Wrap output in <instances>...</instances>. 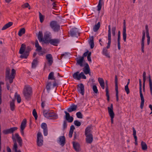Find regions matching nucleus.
<instances>
[{
  "instance_id": "c756f323",
  "label": "nucleus",
  "mask_w": 152,
  "mask_h": 152,
  "mask_svg": "<svg viewBox=\"0 0 152 152\" xmlns=\"http://www.w3.org/2000/svg\"><path fill=\"white\" fill-rule=\"evenodd\" d=\"M104 2L103 0H99V3L97 6V10L99 11V13L100 12V11L101 10L102 6L103 4H104Z\"/></svg>"
},
{
  "instance_id": "a878e982",
  "label": "nucleus",
  "mask_w": 152,
  "mask_h": 152,
  "mask_svg": "<svg viewBox=\"0 0 152 152\" xmlns=\"http://www.w3.org/2000/svg\"><path fill=\"white\" fill-rule=\"evenodd\" d=\"M77 108V106L74 104H72L71 106L67 109L69 112H71L76 110Z\"/></svg>"
},
{
  "instance_id": "4c0bfd02",
  "label": "nucleus",
  "mask_w": 152,
  "mask_h": 152,
  "mask_svg": "<svg viewBox=\"0 0 152 152\" xmlns=\"http://www.w3.org/2000/svg\"><path fill=\"white\" fill-rule=\"evenodd\" d=\"M38 61L37 59H34L32 63L31 67L32 68L35 69L36 68L38 64Z\"/></svg>"
},
{
  "instance_id": "f03ea898",
  "label": "nucleus",
  "mask_w": 152,
  "mask_h": 152,
  "mask_svg": "<svg viewBox=\"0 0 152 152\" xmlns=\"http://www.w3.org/2000/svg\"><path fill=\"white\" fill-rule=\"evenodd\" d=\"M23 94L25 99L29 100L32 94L31 88L28 86H25L23 91Z\"/></svg>"
},
{
  "instance_id": "dca6fc26",
  "label": "nucleus",
  "mask_w": 152,
  "mask_h": 152,
  "mask_svg": "<svg viewBox=\"0 0 152 152\" xmlns=\"http://www.w3.org/2000/svg\"><path fill=\"white\" fill-rule=\"evenodd\" d=\"M18 128L17 127H13L9 129L3 130L2 132L4 134H9L13 133Z\"/></svg>"
},
{
  "instance_id": "ddd939ff",
  "label": "nucleus",
  "mask_w": 152,
  "mask_h": 152,
  "mask_svg": "<svg viewBox=\"0 0 152 152\" xmlns=\"http://www.w3.org/2000/svg\"><path fill=\"white\" fill-rule=\"evenodd\" d=\"M108 42L107 43V45L106 48L107 49L109 48L110 46L111 40V26L109 25L108 26Z\"/></svg>"
},
{
  "instance_id": "c85d7f7f",
  "label": "nucleus",
  "mask_w": 152,
  "mask_h": 152,
  "mask_svg": "<svg viewBox=\"0 0 152 152\" xmlns=\"http://www.w3.org/2000/svg\"><path fill=\"white\" fill-rule=\"evenodd\" d=\"M106 84V89L105 91L106 92V95L107 97V99L108 101H109L110 100V96L109 94V90H108V86L107 83V80H106L105 81Z\"/></svg>"
},
{
  "instance_id": "3c124183",
  "label": "nucleus",
  "mask_w": 152,
  "mask_h": 152,
  "mask_svg": "<svg viewBox=\"0 0 152 152\" xmlns=\"http://www.w3.org/2000/svg\"><path fill=\"white\" fill-rule=\"evenodd\" d=\"M28 55L24 52V53L22 54V55L20 56V57L22 58H26L28 56Z\"/></svg>"
},
{
  "instance_id": "6e6552de",
  "label": "nucleus",
  "mask_w": 152,
  "mask_h": 152,
  "mask_svg": "<svg viewBox=\"0 0 152 152\" xmlns=\"http://www.w3.org/2000/svg\"><path fill=\"white\" fill-rule=\"evenodd\" d=\"M37 144L38 146L40 147L43 144V136L40 132H38L37 134Z\"/></svg>"
},
{
  "instance_id": "f3484780",
  "label": "nucleus",
  "mask_w": 152,
  "mask_h": 152,
  "mask_svg": "<svg viewBox=\"0 0 152 152\" xmlns=\"http://www.w3.org/2000/svg\"><path fill=\"white\" fill-rule=\"evenodd\" d=\"M60 42V40L59 39L55 38L50 39L48 43H50L53 46H57Z\"/></svg>"
},
{
  "instance_id": "a211bd4d",
  "label": "nucleus",
  "mask_w": 152,
  "mask_h": 152,
  "mask_svg": "<svg viewBox=\"0 0 152 152\" xmlns=\"http://www.w3.org/2000/svg\"><path fill=\"white\" fill-rule=\"evenodd\" d=\"M77 88L78 91L83 95L84 94V86L82 83H80L77 85Z\"/></svg>"
},
{
  "instance_id": "de8ad7c7",
  "label": "nucleus",
  "mask_w": 152,
  "mask_h": 152,
  "mask_svg": "<svg viewBox=\"0 0 152 152\" xmlns=\"http://www.w3.org/2000/svg\"><path fill=\"white\" fill-rule=\"evenodd\" d=\"M39 15L40 21L41 23H42L44 20V16L42 15V14L40 12H39Z\"/></svg>"
},
{
  "instance_id": "6e6d98bb",
  "label": "nucleus",
  "mask_w": 152,
  "mask_h": 152,
  "mask_svg": "<svg viewBox=\"0 0 152 152\" xmlns=\"http://www.w3.org/2000/svg\"><path fill=\"white\" fill-rule=\"evenodd\" d=\"M93 90L94 92L96 94L98 93V90L97 86L96 85H94L92 87Z\"/></svg>"
},
{
  "instance_id": "7c9ffc66",
  "label": "nucleus",
  "mask_w": 152,
  "mask_h": 152,
  "mask_svg": "<svg viewBox=\"0 0 152 152\" xmlns=\"http://www.w3.org/2000/svg\"><path fill=\"white\" fill-rule=\"evenodd\" d=\"M26 46L24 44H22L19 50V53L20 54H23L25 52L26 50Z\"/></svg>"
},
{
  "instance_id": "774afa93",
  "label": "nucleus",
  "mask_w": 152,
  "mask_h": 152,
  "mask_svg": "<svg viewBox=\"0 0 152 152\" xmlns=\"http://www.w3.org/2000/svg\"><path fill=\"white\" fill-rule=\"evenodd\" d=\"M73 132V131L69 130V138H71L72 137Z\"/></svg>"
},
{
  "instance_id": "f8f14e48",
  "label": "nucleus",
  "mask_w": 152,
  "mask_h": 152,
  "mask_svg": "<svg viewBox=\"0 0 152 152\" xmlns=\"http://www.w3.org/2000/svg\"><path fill=\"white\" fill-rule=\"evenodd\" d=\"M118 79L117 76L116 75L115 76V96L116 97V101L118 102L119 100L118 96Z\"/></svg>"
},
{
  "instance_id": "ea45409f",
  "label": "nucleus",
  "mask_w": 152,
  "mask_h": 152,
  "mask_svg": "<svg viewBox=\"0 0 152 152\" xmlns=\"http://www.w3.org/2000/svg\"><path fill=\"white\" fill-rule=\"evenodd\" d=\"M100 22H98L97 24L96 25H95L93 27V31L94 32L97 31L100 27Z\"/></svg>"
},
{
  "instance_id": "4468645a",
  "label": "nucleus",
  "mask_w": 152,
  "mask_h": 152,
  "mask_svg": "<svg viewBox=\"0 0 152 152\" xmlns=\"http://www.w3.org/2000/svg\"><path fill=\"white\" fill-rule=\"evenodd\" d=\"M26 118H24L22 122H21L20 126V132L21 135L23 136H24V130L26 126Z\"/></svg>"
},
{
  "instance_id": "09e8293b",
  "label": "nucleus",
  "mask_w": 152,
  "mask_h": 152,
  "mask_svg": "<svg viewBox=\"0 0 152 152\" xmlns=\"http://www.w3.org/2000/svg\"><path fill=\"white\" fill-rule=\"evenodd\" d=\"M146 72H143L142 75L143 80V85H145V82L146 81Z\"/></svg>"
},
{
  "instance_id": "052dcab7",
  "label": "nucleus",
  "mask_w": 152,
  "mask_h": 152,
  "mask_svg": "<svg viewBox=\"0 0 152 152\" xmlns=\"http://www.w3.org/2000/svg\"><path fill=\"white\" fill-rule=\"evenodd\" d=\"M73 118L72 116H70L68 118H67L66 120L69 123H72L73 120Z\"/></svg>"
},
{
  "instance_id": "680f3d73",
  "label": "nucleus",
  "mask_w": 152,
  "mask_h": 152,
  "mask_svg": "<svg viewBox=\"0 0 152 152\" xmlns=\"http://www.w3.org/2000/svg\"><path fill=\"white\" fill-rule=\"evenodd\" d=\"M124 89L127 94H128L130 93V90L128 86L126 85L125 86Z\"/></svg>"
},
{
  "instance_id": "c03bdc74",
  "label": "nucleus",
  "mask_w": 152,
  "mask_h": 152,
  "mask_svg": "<svg viewBox=\"0 0 152 152\" xmlns=\"http://www.w3.org/2000/svg\"><path fill=\"white\" fill-rule=\"evenodd\" d=\"M145 32L144 31H142V36L141 41V45H144V40L145 37Z\"/></svg>"
},
{
  "instance_id": "f704fd0d",
  "label": "nucleus",
  "mask_w": 152,
  "mask_h": 152,
  "mask_svg": "<svg viewBox=\"0 0 152 152\" xmlns=\"http://www.w3.org/2000/svg\"><path fill=\"white\" fill-rule=\"evenodd\" d=\"M14 101V100L13 99L10 103V109L12 111H14L15 109V105Z\"/></svg>"
},
{
  "instance_id": "6ab92c4d",
  "label": "nucleus",
  "mask_w": 152,
  "mask_h": 152,
  "mask_svg": "<svg viewBox=\"0 0 152 152\" xmlns=\"http://www.w3.org/2000/svg\"><path fill=\"white\" fill-rule=\"evenodd\" d=\"M83 65L84 66H85L83 69V71L84 73L86 75H87L88 73H90V69L88 63L86 62L84 63V65Z\"/></svg>"
},
{
  "instance_id": "393cba45",
  "label": "nucleus",
  "mask_w": 152,
  "mask_h": 152,
  "mask_svg": "<svg viewBox=\"0 0 152 152\" xmlns=\"http://www.w3.org/2000/svg\"><path fill=\"white\" fill-rule=\"evenodd\" d=\"M86 137V141L87 143H91L93 140V136L92 134H89L88 135H85Z\"/></svg>"
},
{
  "instance_id": "37998d69",
  "label": "nucleus",
  "mask_w": 152,
  "mask_h": 152,
  "mask_svg": "<svg viewBox=\"0 0 152 152\" xmlns=\"http://www.w3.org/2000/svg\"><path fill=\"white\" fill-rule=\"evenodd\" d=\"M51 82H48L46 85V88L48 92H49L50 89V86H51Z\"/></svg>"
},
{
  "instance_id": "864d4df0",
  "label": "nucleus",
  "mask_w": 152,
  "mask_h": 152,
  "mask_svg": "<svg viewBox=\"0 0 152 152\" xmlns=\"http://www.w3.org/2000/svg\"><path fill=\"white\" fill-rule=\"evenodd\" d=\"M31 48L30 46H27L26 48V50L25 51V52L27 54L29 55V52L31 51Z\"/></svg>"
},
{
  "instance_id": "79ce46f5",
  "label": "nucleus",
  "mask_w": 152,
  "mask_h": 152,
  "mask_svg": "<svg viewBox=\"0 0 152 152\" xmlns=\"http://www.w3.org/2000/svg\"><path fill=\"white\" fill-rule=\"evenodd\" d=\"M141 146L142 150H146L147 149V146L145 142L143 141H142L141 142Z\"/></svg>"
},
{
  "instance_id": "338daca9",
  "label": "nucleus",
  "mask_w": 152,
  "mask_h": 152,
  "mask_svg": "<svg viewBox=\"0 0 152 152\" xmlns=\"http://www.w3.org/2000/svg\"><path fill=\"white\" fill-rule=\"evenodd\" d=\"M64 113L66 114L65 119H66L67 118H69V117L70 116L69 114V113H67L66 111H65Z\"/></svg>"
},
{
  "instance_id": "58836bf2",
  "label": "nucleus",
  "mask_w": 152,
  "mask_h": 152,
  "mask_svg": "<svg viewBox=\"0 0 152 152\" xmlns=\"http://www.w3.org/2000/svg\"><path fill=\"white\" fill-rule=\"evenodd\" d=\"M91 127L88 126L85 129V135H88L89 134H92L91 133Z\"/></svg>"
},
{
  "instance_id": "603ef678",
  "label": "nucleus",
  "mask_w": 152,
  "mask_h": 152,
  "mask_svg": "<svg viewBox=\"0 0 152 152\" xmlns=\"http://www.w3.org/2000/svg\"><path fill=\"white\" fill-rule=\"evenodd\" d=\"M116 31V28L115 26L113 27L112 28V35L113 36H115V32Z\"/></svg>"
},
{
  "instance_id": "b1692460",
  "label": "nucleus",
  "mask_w": 152,
  "mask_h": 152,
  "mask_svg": "<svg viewBox=\"0 0 152 152\" xmlns=\"http://www.w3.org/2000/svg\"><path fill=\"white\" fill-rule=\"evenodd\" d=\"M73 146L74 148L76 151L79 152L80 151V145L79 143L73 142Z\"/></svg>"
},
{
  "instance_id": "39448f33",
  "label": "nucleus",
  "mask_w": 152,
  "mask_h": 152,
  "mask_svg": "<svg viewBox=\"0 0 152 152\" xmlns=\"http://www.w3.org/2000/svg\"><path fill=\"white\" fill-rule=\"evenodd\" d=\"M50 26L51 28L55 32H58L60 30V26L56 21H51L50 22Z\"/></svg>"
},
{
  "instance_id": "2eb2a0df",
  "label": "nucleus",
  "mask_w": 152,
  "mask_h": 152,
  "mask_svg": "<svg viewBox=\"0 0 152 152\" xmlns=\"http://www.w3.org/2000/svg\"><path fill=\"white\" fill-rule=\"evenodd\" d=\"M69 33L70 36L72 37H77V35H79V34L78 29L76 28H72L70 30Z\"/></svg>"
},
{
  "instance_id": "69168bd1",
  "label": "nucleus",
  "mask_w": 152,
  "mask_h": 152,
  "mask_svg": "<svg viewBox=\"0 0 152 152\" xmlns=\"http://www.w3.org/2000/svg\"><path fill=\"white\" fill-rule=\"evenodd\" d=\"M43 133L44 136H46L48 134V129H43Z\"/></svg>"
},
{
  "instance_id": "72a5a7b5",
  "label": "nucleus",
  "mask_w": 152,
  "mask_h": 152,
  "mask_svg": "<svg viewBox=\"0 0 152 152\" xmlns=\"http://www.w3.org/2000/svg\"><path fill=\"white\" fill-rule=\"evenodd\" d=\"M102 53L103 55L107 57L110 58V56L109 53L108 52L107 50L106 49L105 47L102 50Z\"/></svg>"
},
{
  "instance_id": "aec40b11",
  "label": "nucleus",
  "mask_w": 152,
  "mask_h": 152,
  "mask_svg": "<svg viewBox=\"0 0 152 152\" xmlns=\"http://www.w3.org/2000/svg\"><path fill=\"white\" fill-rule=\"evenodd\" d=\"M59 140H58V142L62 146H63L66 143V139L64 136H61L59 137Z\"/></svg>"
},
{
  "instance_id": "a19ab883",
  "label": "nucleus",
  "mask_w": 152,
  "mask_h": 152,
  "mask_svg": "<svg viewBox=\"0 0 152 152\" xmlns=\"http://www.w3.org/2000/svg\"><path fill=\"white\" fill-rule=\"evenodd\" d=\"M25 29L24 28H22L20 29L18 33V35L21 37L25 33Z\"/></svg>"
},
{
  "instance_id": "473e14b6",
  "label": "nucleus",
  "mask_w": 152,
  "mask_h": 152,
  "mask_svg": "<svg viewBox=\"0 0 152 152\" xmlns=\"http://www.w3.org/2000/svg\"><path fill=\"white\" fill-rule=\"evenodd\" d=\"M89 43L90 45L91 48V49H93L94 46V37L93 36H91L90 37V41L89 42Z\"/></svg>"
},
{
  "instance_id": "1a4fd4ad",
  "label": "nucleus",
  "mask_w": 152,
  "mask_h": 152,
  "mask_svg": "<svg viewBox=\"0 0 152 152\" xmlns=\"http://www.w3.org/2000/svg\"><path fill=\"white\" fill-rule=\"evenodd\" d=\"M35 47L36 48V51L38 52L39 55L40 56H42L45 53V52L41 50L42 49V47L39 45L37 39L35 40Z\"/></svg>"
},
{
  "instance_id": "a18cd8bd",
  "label": "nucleus",
  "mask_w": 152,
  "mask_h": 152,
  "mask_svg": "<svg viewBox=\"0 0 152 152\" xmlns=\"http://www.w3.org/2000/svg\"><path fill=\"white\" fill-rule=\"evenodd\" d=\"M15 97L16 98L17 102L18 103H20L21 102V98L19 94H17V93H16L15 95Z\"/></svg>"
},
{
  "instance_id": "20e7f679",
  "label": "nucleus",
  "mask_w": 152,
  "mask_h": 152,
  "mask_svg": "<svg viewBox=\"0 0 152 152\" xmlns=\"http://www.w3.org/2000/svg\"><path fill=\"white\" fill-rule=\"evenodd\" d=\"M72 77L74 79L77 80H80L81 78L84 79H86V77L83 72H82L79 73V72L78 71L74 73L72 75Z\"/></svg>"
},
{
  "instance_id": "412c9836",
  "label": "nucleus",
  "mask_w": 152,
  "mask_h": 152,
  "mask_svg": "<svg viewBox=\"0 0 152 152\" xmlns=\"http://www.w3.org/2000/svg\"><path fill=\"white\" fill-rule=\"evenodd\" d=\"M46 58L49 66H51L53 62V59L52 55L50 54H48L46 55Z\"/></svg>"
},
{
  "instance_id": "5701e85b",
  "label": "nucleus",
  "mask_w": 152,
  "mask_h": 152,
  "mask_svg": "<svg viewBox=\"0 0 152 152\" xmlns=\"http://www.w3.org/2000/svg\"><path fill=\"white\" fill-rule=\"evenodd\" d=\"M123 39L124 42L126 41V28L125 25V20H124V27L123 30Z\"/></svg>"
},
{
  "instance_id": "7ed1b4c3",
  "label": "nucleus",
  "mask_w": 152,
  "mask_h": 152,
  "mask_svg": "<svg viewBox=\"0 0 152 152\" xmlns=\"http://www.w3.org/2000/svg\"><path fill=\"white\" fill-rule=\"evenodd\" d=\"M88 52H89V51L87 50L83 54L82 56H80L79 58H76V64L80 65L81 67L84 66L83 63L86 62L84 60V58L86 56H87Z\"/></svg>"
},
{
  "instance_id": "e2e57ef3",
  "label": "nucleus",
  "mask_w": 152,
  "mask_h": 152,
  "mask_svg": "<svg viewBox=\"0 0 152 152\" xmlns=\"http://www.w3.org/2000/svg\"><path fill=\"white\" fill-rule=\"evenodd\" d=\"M17 141L18 143H19V145L20 146H22V142L23 141L21 138H20L19 139L17 140Z\"/></svg>"
},
{
  "instance_id": "e433bc0d",
  "label": "nucleus",
  "mask_w": 152,
  "mask_h": 152,
  "mask_svg": "<svg viewBox=\"0 0 152 152\" xmlns=\"http://www.w3.org/2000/svg\"><path fill=\"white\" fill-rule=\"evenodd\" d=\"M5 77H6V80H9V78L10 77V69H7L5 72Z\"/></svg>"
},
{
  "instance_id": "9b49d317",
  "label": "nucleus",
  "mask_w": 152,
  "mask_h": 152,
  "mask_svg": "<svg viewBox=\"0 0 152 152\" xmlns=\"http://www.w3.org/2000/svg\"><path fill=\"white\" fill-rule=\"evenodd\" d=\"M51 38V34L49 31H45L44 34V42L45 43H48L50 39Z\"/></svg>"
},
{
  "instance_id": "9d476101",
  "label": "nucleus",
  "mask_w": 152,
  "mask_h": 152,
  "mask_svg": "<svg viewBox=\"0 0 152 152\" xmlns=\"http://www.w3.org/2000/svg\"><path fill=\"white\" fill-rule=\"evenodd\" d=\"M54 73L53 72H51L49 73L48 77V80H54L53 85V87L56 86H58V84L57 83L58 81L56 79V78L54 77Z\"/></svg>"
},
{
  "instance_id": "bb28decb",
  "label": "nucleus",
  "mask_w": 152,
  "mask_h": 152,
  "mask_svg": "<svg viewBox=\"0 0 152 152\" xmlns=\"http://www.w3.org/2000/svg\"><path fill=\"white\" fill-rule=\"evenodd\" d=\"M37 38L40 42H44V39L43 38V35L42 31H39L37 35Z\"/></svg>"
},
{
  "instance_id": "8fccbe9b",
  "label": "nucleus",
  "mask_w": 152,
  "mask_h": 152,
  "mask_svg": "<svg viewBox=\"0 0 152 152\" xmlns=\"http://www.w3.org/2000/svg\"><path fill=\"white\" fill-rule=\"evenodd\" d=\"M32 113L33 115L35 118V120H37L38 117V115L36 111V110L35 109L33 110L32 112Z\"/></svg>"
},
{
  "instance_id": "5fc2aeb1",
  "label": "nucleus",
  "mask_w": 152,
  "mask_h": 152,
  "mask_svg": "<svg viewBox=\"0 0 152 152\" xmlns=\"http://www.w3.org/2000/svg\"><path fill=\"white\" fill-rule=\"evenodd\" d=\"M74 123L75 125L77 126H79L81 125V122L77 120L75 121Z\"/></svg>"
},
{
  "instance_id": "4d7b16f0",
  "label": "nucleus",
  "mask_w": 152,
  "mask_h": 152,
  "mask_svg": "<svg viewBox=\"0 0 152 152\" xmlns=\"http://www.w3.org/2000/svg\"><path fill=\"white\" fill-rule=\"evenodd\" d=\"M76 115L77 118H83V115L80 112L77 113Z\"/></svg>"
},
{
  "instance_id": "f257e3e1",
  "label": "nucleus",
  "mask_w": 152,
  "mask_h": 152,
  "mask_svg": "<svg viewBox=\"0 0 152 152\" xmlns=\"http://www.w3.org/2000/svg\"><path fill=\"white\" fill-rule=\"evenodd\" d=\"M43 113L44 116L47 118L50 119H56L58 118L56 114L53 110H43Z\"/></svg>"
},
{
  "instance_id": "49530a36",
  "label": "nucleus",
  "mask_w": 152,
  "mask_h": 152,
  "mask_svg": "<svg viewBox=\"0 0 152 152\" xmlns=\"http://www.w3.org/2000/svg\"><path fill=\"white\" fill-rule=\"evenodd\" d=\"M23 8H28L29 9H30V6L28 3H26L21 6Z\"/></svg>"
},
{
  "instance_id": "0eeeda50",
  "label": "nucleus",
  "mask_w": 152,
  "mask_h": 152,
  "mask_svg": "<svg viewBox=\"0 0 152 152\" xmlns=\"http://www.w3.org/2000/svg\"><path fill=\"white\" fill-rule=\"evenodd\" d=\"M107 109L109 116L111 118V123L112 124H113V118L115 116V114L113 111V104H111L110 107H108Z\"/></svg>"
},
{
  "instance_id": "2f4dec72",
  "label": "nucleus",
  "mask_w": 152,
  "mask_h": 152,
  "mask_svg": "<svg viewBox=\"0 0 152 152\" xmlns=\"http://www.w3.org/2000/svg\"><path fill=\"white\" fill-rule=\"evenodd\" d=\"M13 23L12 22H9L7 23L5 25L1 28V30H4L10 27L13 25Z\"/></svg>"
},
{
  "instance_id": "0e129e2a",
  "label": "nucleus",
  "mask_w": 152,
  "mask_h": 152,
  "mask_svg": "<svg viewBox=\"0 0 152 152\" xmlns=\"http://www.w3.org/2000/svg\"><path fill=\"white\" fill-rule=\"evenodd\" d=\"M146 37L147 38V44L148 45H149V44L150 40V37L149 36V34H146Z\"/></svg>"
},
{
  "instance_id": "423d86ee",
  "label": "nucleus",
  "mask_w": 152,
  "mask_h": 152,
  "mask_svg": "<svg viewBox=\"0 0 152 152\" xmlns=\"http://www.w3.org/2000/svg\"><path fill=\"white\" fill-rule=\"evenodd\" d=\"M139 91L140 93V96L141 100V102L140 103V107L141 109L143 108L144 103V99L143 96V94L142 93V83L140 79H139Z\"/></svg>"
},
{
  "instance_id": "4be33fe9",
  "label": "nucleus",
  "mask_w": 152,
  "mask_h": 152,
  "mask_svg": "<svg viewBox=\"0 0 152 152\" xmlns=\"http://www.w3.org/2000/svg\"><path fill=\"white\" fill-rule=\"evenodd\" d=\"M15 74L16 71L14 69H12L10 77V78H9V83L10 84H11L13 83V80L15 78Z\"/></svg>"
},
{
  "instance_id": "bf43d9fd",
  "label": "nucleus",
  "mask_w": 152,
  "mask_h": 152,
  "mask_svg": "<svg viewBox=\"0 0 152 152\" xmlns=\"http://www.w3.org/2000/svg\"><path fill=\"white\" fill-rule=\"evenodd\" d=\"M41 127L43 129H48L47 125L46 123H42L41 125Z\"/></svg>"
},
{
  "instance_id": "13d9d810",
  "label": "nucleus",
  "mask_w": 152,
  "mask_h": 152,
  "mask_svg": "<svg viewBox=\"0 0 152 152\" xmlns=\"http://www.w3.org/2000/svg\"><path fill=\"white\" fill-rule=\"evenodd\" d=\"M67 126V121L66 120H64L63 121V129L65 130V129Z\"/></svg>"
},
{
  "instance_id": "cd10ccee",
  "label": "nucleus",
  "mask_w": 152,
  "mask_h": 152,
  "mask_svg": "<svg viewBox=\"0 0 152 152\" xmlns=\"http://www.w3.org/2000/svg\"><path fill=\"white\" fill-rule=\"evenodd\" d=\"M12 138L13 142H14V144L13 145V148L14 149L15 152H17V150L18 148L17 144L16 142L15 138L13 134L12 135Z\"/></svg>"
},
{
  "instance_id": "c9c22d12",
  "label": "nucleus",
  "mask_w": 152,
  "mask_h": 152,
  "mask_svg": "<svg viewBox=\"0 0 152 152\" xmlns=\"http://www.w3.org/2000/svg\"><path fill=\"white\" fill-rule=\"evenodd\" d=\"M148 78L149 80V85L150 87V92L151 95H152V81L151 78V76L150 75H149Z\"/></svg>"
}]
</instances>
